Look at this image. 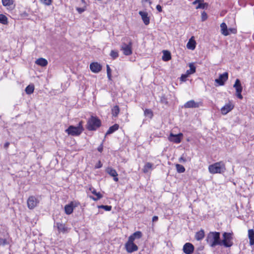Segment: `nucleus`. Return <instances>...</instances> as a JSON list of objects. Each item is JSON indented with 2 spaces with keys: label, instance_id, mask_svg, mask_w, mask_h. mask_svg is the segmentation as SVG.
<instances>
[{
  "label": "nucleus",
  "instance_id": "1",
  "mask_svg": "<svg viewBox=\"0 0 254 254\" xmlns=\"http://www.w3.org/2000/svg\"><path fill=\"white\" fill-rule=\"evenodd\" d=\"M207 243L211 247L217 245H221L219 232H210L206 238Z\"/></svg>",
  "mask_w": 254,
  "mask_h": 254
},
{
  "label": "nucleus",
  "instance_id": "2",
  "mask_svg": "<svg viewBox=\"0 0 254 254\" xmlns=\"http://www.w3.org/2000/svg\"><path fill=\"white\" fill-rule=\"evenodd\" d=\"M124 42H122L121 46V50L123 51V54L126 56H129L132 54V41L130 38H125L123 39Z\"/></svg>",
  "mask_w": 254,
  "mask_h": 254
},
{
  "label": "nucleus",
  "instance_id": "3",
  "mask_svg": "<svg viewBox=\"0 0 254 254\" xmlns=\"http://www.w3.org/2000/svg\"><path fill=\"white\" fill-rule=\"evenodd\" d=\"M225 170V164L221 161L210 165L208 167V170L211 174L221 173Z\"/></svg>",
  "mask_w": 254,
  "mask_h": 254
},
{
  "label": "nucleus",
  "instance_id": "4",
  "mask_svg": "<svg viewBox=\"0 0 254 254\" xmlns=\"http://www.w3.org/2000/svg\"><path fill=\"white\" fill-rule=\"evenodd\" d=\"M83 122L81 121L79 123L77 127L70 126L68 128L65 130V132L69 135L72 136L79 135L83 130L82 126Z\"/></svg>",
  "mask_w": 254,
  "mask_h": 254
},
{
  "label": "nucleus",
  "instance_id": "5",
  "mask_svg": "<svg viewBox=\"0 0 254 254\" xmlns=\"http://www.w3.org/2000/svg\"><path fill=\"white\" fill-rule=\"evenodd\" d=\"M100 126V120L96 117L92 116L88 121L87 128L89 130H94Z\"/></svg>",
  "mask_w": 254,
  "mask_h": 254
},
{
  "label": "nucleus",
  "instance_id": "6",
  "mask_svg": "<svg viewBox=\"0 0 254 254\" xmlns=\"http://www.w3.org/2000/svg\"><path fill=\"white\" fill-rule=\"evenodd\" d=\"M232 233L225 232L223 234V240L221 245L226 248L231 247L233 245Z\"/></svg>",
  "mask_w": 254,
  "mask_h": 254
},
{
  "label": "nucleus",
  "instance_id": "7",
  "mask_svg": "<svg viewBox=\"0 0 254 254\" xmlns=\"http://www.w3.org/2000/svg\"><path fill=\"white\" fill-rule=\"evenodd\" d=\"M125 248L127 252L132 253L138 250V247L134 243V242L128 239L125 244Z\"/></svg>",
  "mask_w": 254,
  "mask_h": 254
},
{
  "label": "nucleus",
  "instance_id": "8",
  "mask_svg": "<svg viewBox=\"0 0 254 254\" xmlns=\"http://www.w3.org/2000/svg\"><path fill=\"white\" fill-rule=\"evenodd\" d=\"M27 206L30 209H34L38 204L39 203V201L35 196H30L27 199Z\"/></svg>",
  "mask_w": 254,
  "mask_h": 254
},
{
  "label": "nucleus",
  "instance_id": "9",
  "mask_svg": "<svg viewBox=\"0 0 254 254\" xmlns=\"http://www.w3.org/2000/svg\"><path fill=\"white\" fill-rule=\"evenodd\" d=\"M183 136V135L182 133H180L178 134H174L172 133H171L168 137V139L171 142H173L176 143H179L181 141Z\"/></svg>",
  "mask_w": 254,
  "mask_h": 254
},
{
  "label": "nucleus",
  "instance_id": "10",
  "mask_svg": "<svg viewBox=\"0 0 254 254\" xmlns=\"http://www.w3.org/2000/svg\"><path fill=\"white\" fill-rule=\"evenodd\" d=\"M194 246L190 243H186L183 248V251L186 254H192L194 252Z\"/></svg>",
  "mask_w": 254,
  "mask_h": 254
},
{
  "label": "nucleus",
  "instance_id": "11",
  "mask_svg": "<svg viewBox=\"0 0 254 254\" xmlns=\"http://www.w3.org/2000/svg\"><path fill=\"white\" fill-rule=\"evenodd\" d=\"M228 78V73L226 72L222 74H220L218 78L216 79L215 81L218 83L219 85H223L225 82L227 80Z\"/></svg>",
  "mask_w": 254,
  "mask_h": 254
},
{
  "label": "nucleus",
  "instance_id": "12",
  "mask_svg": "<svg viewBox=\"0 0 254 254\" xmlns=\"http://www.w3.org/2000/svg\"><path fill=\"white\" fill-rule=\"evenodd\" d=\"M200 106V103L195 102L193 100L188 101L184 107L185 108H196Z\"/></svg>",
  "mask_w": 254,
  "mask_h": 254
},
{
  "label": "nucleus",
  "instance_id": "13",
  "mask_svg": "<svg viewBox=\"0 0 254 254\" xmlns=\"http://www.w3.org/2000/svg\"><path fill=\"white\" fill-rule=\"evenodd\" d=\"M106 172L108 173L109 175H110L111 176L113 177L114 178L113 179L115 182H118L119 181V179L117 177L118 173L116 170H115L114 169L111 167H108L106 169Z\"/></svg>",
  "mask_w": 254,
  "mask_h": 254
},
{
  "label": "nucleus",
  "instance_id": "14",
  "mask_svg": "<svg viewBox=\"0 0 254 254\" xmlns=\"http://www.w3.org/2000/svg\"><path fill=\"white\" fill-rule=\"evenodd\" d=\"M91 70L94 73H98L102 69V66L98 63H92L90 64Z\"/></svg>",
  "mask_w": 254,
  "mask_h": 254
},
{
  "label": "nucleus",
  "instance_id": "15",
  "mask_svg": "<svg viewBox=\"0 0 254 254\" xmlns=\"http://www.w3.org/2000/svg\"><path fill=\"white\" fill-rule=\"evenodd\" d=\"M139 14L141 17V19L145 25H147L149 24L150 19L148 16V13L146 12L140 11Z\"/></svg>",
  "mask_w": 254,
  "mask_h": 254
},
{
  "label": "nucleus",
  "instance_id": "16",
  "mask_svg": "<svg viewBox=\"0 0 254 254\" xmlns=\"http://www.w3.org/2000/svg\"><path fill=\"white\" fill-rule=\"evenodd\" d=\"M234 108V106L231 103H228L223 107L221 109V113L223 115H226L228 113L230 112Z\"/></svg>",
  "mask_w": 254,
  "mask_h": 254
},
{
  "label": "nucleus",
  "instance_id": "17",
  "mask_svg": "<svg viewBox=\"0 0 254 254\" xmlns=\"http://www.w3.org/2000/svg\"><path fill=\"white\" fill-rule=\"evenodd\" d=\"M89 190L93 194H95L97 196V197H94L92 196H90L89 197L92 200L97 201L103 197V195L100 192H97L94 188L91 187L89 188Z\"/></svg>",
  "mask_w": 254,
  "mask_h": 254
},
{
  "label": "nucleus",
  "instance_id": "18",
  "mask_svg": "<svg viewBox=\"0 0 254 254\" xmlns=\"http://www.w3.org/2000/svg\"><path fill=\"white\" fill-rule=\"evenodd\" d=\"M193 4H197L196 6V9L201 8L204 9L208 5L206 3H204L203 0H195L193 2Z\"/></svg>",
  "mask_w": 254,
  "mask_h": 254
},
{
  "label": "nucleus",
  "instance_id": "19",
  "mask_svg": "<svg viewBox=\"0 0 254 254\" xmlns=\"http://www.w3.org/2000/svg\"><path fill=\"white\" fill-rule=\"evenodd\" d=\"M142 236V234L140 231H136L134 232L133 234L130 235L128 237V239L134 242L135 239H139L141 238Z\"/></svg>",
  "mask_w": 254,
  "mask_h": 254
},
{
  "label": "nucleus",
  "instance_id": "20",
  "mask_svg": "<svg viewBox=\"0 0 254 254\" xmlns=\"http://www.w3.org/2000/svg\"><path fill=\"white\" fill-rule=\"evenodd\" d=\"M191 157L188 156L187 153H183L179 158V161L181 163H185L187 162H190L191 160Z\"/></svg>",
  "mask_w": 254,
  "mask_h": 254
},
{
  "label": "nucleus",
  "instance_id": "21",
  "mask_svg": "<svg viewBox=\"0 0 254 254\" xmlns=\"http://www.w3.org/2000/svg\"><path fill=\"white\" fill-rule=\"evenodd\" d=\"M220 28L222 34L224 36L230 35V32L225 23L223 22L220 24Z\"/></svg>",
  "mask_w": 254,
  "mask_h": 254
},
{
  "label": "nucleus",
  "instance_id": "22",
  "mask_svg": "<svg viewBox=\"0 0 254 254\" xmlns=\"http://www.w3.org/2000/svg\"><path fill=\"white\" fill-rule=\"evenodd\" d=\"M233 87L235 88L236 92H242L243 88L239 79L236 80Z\"/></svg>",
  "mask_w": 254,
  "mask_h": 254
},
{
  "label": "nucleus",
  "instance_id": "23",
  "mask_svg": "<svg viewBox=\"0 0 254 254\" xmlns=\"http://www.w3.org/2000/svg\"><path fill=\"white\" fill-rule=\"evenodd\" d=\"M57 228L59 232L66 233L68 232V228L65 226V225L60 223H57Z\"/></svg>",
  "mask_w": 254,
  "mask_h": 254
},
{
  "label": "nucleus",
  "instance_id": "24",
  "mask_svg": "<svg viewBox=\"0 0 254 254\" xmlns=\"http://www.w3.org/2000/svg\"><path fill=\"white\" fill-rule=\"evenodd\" d=\"M35 63L41 66H45L48 64V61L44 58H41L35 61Z\"/></svg>",
  "mask_w": 254,
  "mask_h": 254
},
{
  "label": "nucleus",
  "instance_id": "25",
  "mask_svg": "<svg viewBox=\"0 0 254 254\" xmlns=\"http://www.w3.org/2000/svg\"><path fill=\"white\" fill-rule=\"evenodd\" d=\"M248 237L250 240V244L254 245V231L253 229H250L248 231Z\"/></svg>",
  "mask_w": 254,
  "mask_h": 254
},
{
  "label": "nucleus",
  "instance_id": "26",
  "mask_svg": "<svg viewBox=\"0 0 254 254\" xmlns=\"http://www.w3.org/2000/svg\"><path fill=\"white\" fill-rule=\"evenodd\" d=\"M73 202H71L69 204L66 205L64 207L65 213L66 214H70L73 212Z\"/></svg>",
  "mask_w": 254,
  "mask_h": 254
},
{
  "label": "nucleus",
  "instance_id": "27",
  "mask_svg": "<svg viewBox=\"0 0 254 254\" xmlns=\"http://www.w3.org/2000/svg\"><path fill=\"white\" fill-rule=\"evenodd\" d=\"M195 41L192 40V37H191L187 43V47L189 49L194 50L195 48Z\"/></svg>",
  "mask_w": 254,
  "mask_h": 254
},
{
  "label": "nucleus",
  "instance_id": "28",
  "mask_svg": "<svg viewBox=\"0 0 254 254\" xmlns=\"http://www.w3.org/2000/svg\"><path fill=\"white\" fill-rule=\"evenodd\" d=\"M163 55L162 59L164 61H168L171 59V53L170 52L168 51H163Z\"/></svg>",
  "mask_w": 254,
  "mask_h": 254
},
{
  "label": "nucleus",
  "instance_id": "29",
  "mask_svg": "<svg viewBox=\"0 0 254 254\" xmlns=\"http://www.w3.org/2000/svg\"><path fill=\"white\" fill-rule=\"evenodd\" d=\"M204 237V230L201 229L199 231L197 232L195 235V238L197 241H200Z\"/></svg>",
  "mask_w": 254,
  "mask_h": 254
},
{
  "label": "nucleus",
  "instance_id": "30",
  "mask_svg": "<svg viewBox=\"0 0 254 254\" xmlns=\"http://www.w3.org/2000/svg\"><path fill=\"white\" fill-rule=\"evenodd\" d=\"M119 125L118 124H115L114 125L112 126V127H110L108 131H107L106 133V135L112 133L116 130H118L119 128Z\"/></svg>",
  "mask_w": 254,
  "mask_h": 254
},
{
  "label": "nucleus",
  "instance_id": "31",
  "mask_svg": "<svg viewBox=\"0 0 254 254\" xmlns=\"http://www.w3.org/2000/svg\"><path fill=\"white\" fill-rule=\"evenodd\" d=\"M152 164L148 162L144 166L143 169V172L144 173H148L150 170L152 169Z\"/></svg>",
  "mask_w": 254,
  "mask_h": 254
},
{
  "label": "nucleus",
  "instance_id": "32",
  "mask_svg": "<svg viewBox=\"0 0 254 254\" xmlns=\"http://www.w3.org/2000/svg\"><path fill=\"white\" fill-rule=\"evenodd\" d=\"M13 0H2V4L5 6H8L10 8L13 5Z\"/></svg>",
  "mask_w": 254,
  "mask_h": 254
},
{
  "label": "nucleus",
  "instance_id": "33",
  "mask_svg": "<svg viewBox=\"0 0 254 254\" xmlns=\"http://www.w3.org/2000/svg\"><path fill=\"white\" fill-rule=\"evenodd\" d=\"M119 112H120V108H119V107L117 105L114 106L112 110V115L114 117L118 116Z\"/></svg>",
  "mask_w": 254,
  "mask_h": 254
},
{
  "label": "nucleus",
  "instance_id": "34",
  "mask_svg": "<svg viewBox=\"0 0 254 254\" xmlns=\"http://www.w3.org/2000/svg\"><path fill=\"white\" fill-rule=\"evenodd\" d=\"M34 89V85H29L25 88V92L27 94H31L33 92Z\"/></svg>",
  "mask_w": 254,
  "mask_h": 254
},
{
  "label": "nucleus",
  "instance_id": "35",
  "mask_svg": "<svg viewBox=\"0 0 254 254\" xmlns=\"http://www.w3.org/2000/svg\"><path fill=\"white\" fill-rule=\"evenodd\" d=\"M176 168L177 171L179 173H182L185 171V167L182 165L177 164H176Z\"/></svg>",
  "mask_w": 254,
  "mask_h": 254
},
{
  "label": "nucleus",
  "instance_id": "36",
  "mask_svg": "<svg viewBox=\"0 0 254 254\" xmlns=\"http://www.w3.org/2000/svg\"><path fill=\"white\" fill-rule=\"evenodd\" d=\"M190 70L187 71L188 74H192L195 72V67L194 66L193 64H190L189 65Z\"/></svg>",
  "mask_w": 254,
  "mask_h": 254
},
{
  "label": "nucleus",
  "instance_id": "37",
  "mask_svg": "<svg viewBox=\"0 0 254 254\" xmlns=\"http://www.w3.org/2000/svg\"><path fill=\"white\" fill-rule=\"evenodd\" d=\"M0 23L3 24L7 23V18L6 16L2 14H0Z\"/></svg>",
  "mask_w": 254,
  "mask_h": 254
},
{
  "label": "nucleus",
  "instance_id": "38",
  "mask_svg": "<svg viewBox=\"0 0 254 254\" xmlns=\"http://www.w3.org/2000/svg\"><path fill=\"white\" fill-rule=\"evenodd\" d=\"M110 56L112 57L113 60L116 59L119 56L118 52L115 50H112L110 54Z\"/></svg>",
  "mask_w": 254,
  "mask_h": 254
},
{
  "label": "nucleus",
  "instance_id": "39",
  "mask_svg": "<svg viewBox=\"0 0 254 254\" xmlns=\"http://www.w3.org/2000/svg\"><path fill=\"white\" fill-rule=\"evenodd\" d=\"M144 114L145 116L148 117L149 118H152L153 116V113L151 110L146 109L144 112Z\"/></svg>",
  "mask_w": 254,
  "mask_h": 254
},
{
  "label": "nucleus",
  "instance_id": "40",
  "mask_svg": "<svg viewBox=\"0 0 254 254\" xmlns=\"http://www.w3.org/2000/svg\"><path fill=\"white\" fill-rule=\"evenodd\" d=\"M107 76L109 80L111 79V69L108 64L107 65Z\"/></svg>",
  "mask_w": 254,
  "mask_h": 254
},
{
  "label": "nucleus",
  "instance_id": "41",
  "mask_svg": "<svg viewBox=\"0 0 254 254\" xmlns=\"http://www.w3.org/2000/svg\"><path fill=\"white\" fill-rule=\"evenodd\" d=\"M99 208H103L106 211H110L112 209V206L109 205H100L98 206Z\"/></svg>",
  "mask_w": 254,
  "mask_h": 254
},
{
  "label": "nucleus",
  "instance_id": "42",
  "mask_svg": "<svg viewBox=\"0 0 254 254\" xmlns=\"http://www.w3.org/2000/svg\"><path fill=\"white\" fill-rule=\"evenodd\" d=\"M41 2L46 5H50L52 4V0H40Z\"/></svg>",
  "mask_w": 254,
  "mask_h": 254
},
{
  "label": "nucleus",
  "instance_id": "43",
  "mask_svg": "<svg viewBox=\"0 0 254 254\" xmlns=\"http://www.w3.org/2000/svg\"><path fill=\"white\" fill-rule=\"evenodd\" d=\"M207 18V14L205 12L203 11L201 13V20L202 21H205Z\"/></svg>",
  "mask_w": 254,
  "mask_h": 254
},
{
  "label": "nucleus",
  "instance_id": "44",
  "mask_svg": "<svg viewBox=\"0 0 254 254\" xmlns=\"http://www.w3.org/2000/svg\"><path fill=\"white\" fill-rule=\"evenodd\" d=\"M188 75V74L187 73L186 74H183L181 77V80L183 81H185L187 78Z\"/></svg>",
  "mask_w": 254,
  "mask_h": 254
},
{
  "label": "nucleus",
  "instance_id": "45",
  "mask_svg": "<svg viewBox=\"0 0 254 254\" xmlns=\"http://www.w3.org/2000/svg\"><path fill=\"white\" fill-rule=\"evenodd\" d=\"M102 164L101 163L100 161H99L97 163V164L95 165V168L96 169L100 168L102 167Z\"/></svg>",
  "mask_w": 254,
  "mask_h": 254
},
{
  "label": "nucleus",
  "instance_id": "46",
  "mask_svg": "<svg viewBox=\"0 0 254 254\" xmlns=\"http://www.w3.org/2000/svg\"><path fill=\"white\" fill-rule=\"evenodd\" d=\"M229 32L230 33H236L237 32V30L235 28H229L228 29Z\"/></svg>",
  "mask_w": 254,
  "mask_h": 254
},
{
  "label": "nucleus",
  "instance_id": "47",
  "mask_svg": "<svg viewBox=\"0 0 254 254\" xmlns=\"http://www.w3.org/2000/svg\"><path fill=\"white\" fill-rule=\"evenodd\" d=\"M76 10L79 13H81L82 12L84 11L85 9L84 8L77 7Z\"/></svg>",
  "mask_w": 254,
  "mask_h": 254
},
{
  "label": "nucleus",
  "instance_id": "48",
  "mask_svg": "<svg viewBox=\"0 0 254 254\" xmlns=\"http://www.w3.org/2000/svg\"><path fill=\"white\" fill-rule=\"evenodd\" d=\"M236 95L238 98L240 99H243V96L241 94V92H236Z\"/></svg>",
  "mask_w": 254,
  "mask_h": 254
},
{
  "label": "nucleus",
  "instance_id": "49",
  "mask_svg": "<svg viewBox=\"0 0 254 254\" xmlns=\"http://www.w3.org/2000/svg\"><path fill=\"white\" fill-rule=\"evenodd\" d=\"M156 9H157V10L159 11V12H161L162 11V7L160 5H157L156 6Z\"/></svg>",
  "mask_w": 254,
  "mask_h": 254
},
{
  "label": "nucleus",
  "instance_id": "50",
  "mask_svg": "<svg viewBox=\"0 0 254 254\" xmlns=\"http://www.w3.org/2000/svg\"><path fill=\"white\" fill-rule=\"evenodd\" d=\"M98 150L101 152L103 150V144H101L98 148Z\"/></svg>",
  "mask_w": 254,
  "mask_h": 254
},
{
  "label": "nucleus",
  "instance_id": "51",
  "mask_svg": "<svg viewBox=\"0 0 254 254\" xmlns=\"http://www.w3.org/2000/svg\"><path fill=\"white\" fill-rule=\"evenodd\" d=\"M158 219V216H154L152 218V221L153 222H155V221H157Z\"/></svg>",
  "mask_w": 254,
  "mask_h": 254
},
{
  "label": "nucleus",
  "instance_id": "52",
  "mask_svg": "<svg viewBox=\"0 0 254 254\" xmlns=\"http://www.w3.org/2000/svg\"><path fill=\"white\" fill-rule=\"evenodd\" d=\"M9 143L7 142L4 144V147L6 149L9 146Z\"/></svg>",
  "mask_w": 254,
  "mask_h": 254
},
{
  "label": "nucleus",
  "instance_id": "53",
  "mask_svg": "<svg viewBox=\"0 0 254 254\" xmlns=\"http://www.w3.org/2000/svg\"><path fill=\"white\" fill-rule=\"evenodd\" d=\"M143 2H149V4H151V2L150 1V0H142Z\"/></svg>",
  "mask_w": 254,
  "mask_h": 254
},
{
  "label": "nucleus",
  "instance_id": "54",
  "mask_svg": "<svg viewBox=\"0 0 254 254\" xmlns=\"http://www.w3.org/2000/svg\"><path fill=\"white\" fill-rule=\"evenodd\" d=\"M81 1H82V2H83V3H85V0H81Z\"/></svg>",
  "mask_w": 254,
  "mask_h": 254
}]
</instances>
